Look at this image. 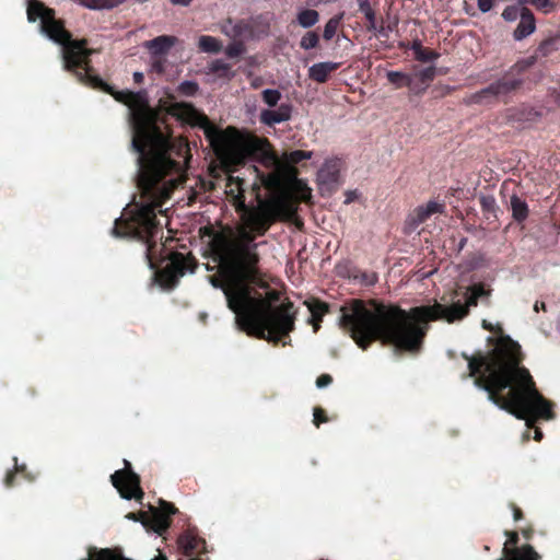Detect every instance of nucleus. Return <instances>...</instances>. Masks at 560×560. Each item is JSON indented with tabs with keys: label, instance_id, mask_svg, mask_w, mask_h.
I'll list each match as a JSON object with an SVG mask.
<instances>
[{
	"label": "nucleus",
	"instance_id": "obj_56",
	"mask_svg": "<svg viewBox=\"0 0 560 560\" xmlns=\"http://www.w3.org/2000/svg\"><path fill=\"white\" fill-rule=\"evenodd\" d=\"M522 535L525 539L527 540H530L533 538V535H534V528L533 526H527L525 528L522 529Z\"/></svg>",
	"mask_w": 560,
	"mask_h": 560
},
{
	"label": "nucleus",
	"instance_id": "obj_2",
	"mask_svg": "<svg viewBox=\"0 0 560 560\" xmlns=\"http://www.w3.org/2000/svg\"><path fill=\"white\" fill-rule=\"evenodd\" d=\"M462 358L468 363L465 377H472L474 384L487 392L490 401L525 420L528 428L539 418H555L552 404L539 393L528 369L522 364L524 354L520 343L510 336H501L487 353L463 352Z\"/></svg>",
	"mask_w": 560,
	"mask_h": 560
},
{
	"label": "nucleus",
	"instance_id": "obj_45",
	"mask_svg": "<svg viewBox=\"0 0 560 560\" xmlns=\"http://www.w3.org/2000/svg\"><path fill=\"white\" fill-rule=\"evenodd\" d=\"M365 19H366V22H368V25H366V28L368 31H374V32H378V33H383L384 31V27L381 26L380 28L377 27L376 25V14H375V11H371V12H366L364 14Z\"/></svg>",
	"mask_w": 560,
	"mask_h": 560
},
{
	"label": "nucleus",
	"instance_id": "obj_60",
	"mask_svg": "<svg viewBox=\"0 0 560 560\" xmlns=\"http://www.w3.org/2000/svg\"><path fill=\"white\" fill-rule=\"evenodd\" d=\"M540 310H546V304L544 302L536 301L534 304V311L538 313Z\"/></svg>",
	"mask_w": 560,
	"mask_h": 560
},
{
	"label": "nucleus",
	"instance_id": "obj_12",
	"mask_svg": "<svg viewBox=\"0 0 560 560\" xmlns=\"http://www.w3.org/2000/svg\"><path fill=\"white\" fill-rule=\"evenodd\" d=\"M255 293H256V291L254 290V296L261 299L260 295L256 296ZM279 299H280L279 292H277L275 290H270L267 293V298L266 299L262 298V300L267 302V306L264 308V312L272 313V312H277L281 307H285L284 314L292 322L291 329L285 330V331L282 330V327L279 324L280 322L272 319V320H270V323L268 322L266 324L267 327L265 330L266 331L265 337H257L258 339H264L269 342H273L275 345H277L281 340V338L289 337V334L294 330V323H295V311H294V305L291 301H287L277 307H273L271 305L272 302H277Z\"/></svg>",
	"mask_w": 560,
	"mask_h": 560
},
{
	"label": "nucleus",
	"instance_id": "obj_10",
	"mask_svg": "<svg viewBox=\"0 0 560 560\" xmlns=\"http://www.w3.org/2000/svg\"><path fill=\"white\" fill-rule=\"evenodd\" d=\"M86 38L74 39L70 45L62 49L63 69L72 73L77 80L85 85L93 84L94 78H100L94 73L91 63V56L95 54V49L89 48Z\"/></svg>",
	"mask_w": 560,
	"mask_h": 560
},
{
	"label": "nucleus",
	"instance_id": "obj_61",
	"mask_svg": "<svg viewBox=\"0 0 560 560\" xmlns=\"http://www.w3.org/2000/svg\"><path fill=\"white\" fill-rule=\"evenodd\" d=\"M534 439L536 441H540L542 439V432H541L540 429H538V428L535 429V436H534Z\"/></svg>",
	"mask_w": 560,
	"mask_h": 560
},
{
	"label": "nucleus",
	"instance_id": "obj_17",
	"mask_svg": "<svg viewBox=\"0 0 560 560\" xmlns=\"http://www.w3.org/2000/svg\"><path fill=\"white\" fill-rule=\"evenodd\" d=\"M320 190L331 192L337 189L339 182V164L337 161H326L317 172Z\"/></svg>",
	"mask_w": 560,
	"mask_h": 560
},
{
	"label": "nucleus",
	"instance_id": "obj_27",
	"mask_svg": "<svg viewBox=\"0 0 560 560\" xmlns=\"http://www.w3.org/2000/svg\"><path fill=\"white\" fill-rule=\"evenodd\" d=\"M511 209L513 219L518 223L525 221L526 218L528 217L527 203L516 195H513L511 197Z\"/></svg>",
	"mask_w": 560,
	"mask_h": 560
},
{
	"label": "nucleus",
	"instance_id": "obj_42",
	"mask_svg": "<svg viewBox=\"0 0 560 560\" xmlns=\"http://www.w3.org/2000/svg\"><path fill=\"white\" fill-rule=\"evenodd\" d=\"M429 214L424 211L423 207H418L415 209L412 214L409 215V224L412 228H417L421 223L425 222L429 219Z\"/></svg>",
	"mask_w": 560,
	"mask_h": 560
},
{
	"label": "nucleus",
	"instance_id": "obj_28",
	"mask_svg": "<svg viewBox=\"0 0 560 560\" xmlns=\"http://www.w3.org/2000/svg\"><path fill=\"white\" fill-rule=\"evenodd\" d=\"M525 3L526 0H517L516 3L508 5L502 12L503 20L506 22H515L520 19L524 11L528 9Z\"/></svg>",
	"mask_w": 560,
	"mask_h": 560
},
{
	"label": "nucleus",
	"instance_id": "obj_21",
	"mask_svg": "<svg viewBox=\"0 0 560 560\" xmlns=\"http://www.w3.org/2000/svg\"><path fill=\"white\" fill-rule=\"evenodd\" d=\"M536 31V20L534 13L527 9L520 18V22L513 32L515 40H523Z\"/></svg>",
	"mask_w": 560,
	"mask_h": 560
},
{
	"label": "nucleus",
	"instance_id": "obj_34",
	"mask_svg": "<svg viewBox=\"0 0 560 560\" xmlns=\"http://www.w3.org/2000/svg\"><path fill=\"white\" fill-rule=\"evenodd\" d=\"M210 71L212 73L218 74L220 78H232L233 73L231 72V65L224 62L221 59H217L211 62Z\"/></svg>",
	"mask_w": 560,
	"mask_h": 560
},
{
	"label": "nucleus",
	"instance_id": "obj_49",
	"mask_svg": "<svg viewBox=\"0 0 560 560\" xmlns=\"http://www.w3.org/2000/svg\"><path fill=\"white\" fill-rule=\"evenodd\" d=\"M13 459H14V463H15L13 471H15V474L19 472V474L24 475V477L26 479L31 480V481L34 480V477L26 471V465L25 464L19 465L16 457H14Z\"/></svg>",
	"mask_w": 560,
	"mask_h": 560
},
{
	"label": "nucleus",
	"instance_id": "obj_11",
	"mask_svg": "<svg viewBox=\"0 0 560 560\" xmlns=\"http://www.w3.org/2000/svg\"><path fill=\"white\" fill-rule=\"evenodd\" d=\"M257 190L259 205L257 207L245 206V209L236 211L244 222L245 228L256 231L259 236L265 235L271 224L280 217L285 202L282 199L261 200L259 197V186L254 184Z\"/></svg>",
	"mask_w": 560,
	"mask_h": 560
},
{
	"label": "nucleus",
	"instance_id": "obj_19",
	"mask_svg": "<svg viewBox=\"0 0 560 560\" xmlns=\"http://www.w3.org/2000/svg\"><path fill=\"white\" fill-rule=\"evenodd\" d=\"M292 105L282 103L277 109L268 108L262 109L259 114V121L268 127H273L277 124L285 122L291 119Z\"/></svg>",
	"mask_w": 560,
	"mask_h": 560
},
{
	"label": "nucleus",
	"instance_id": "obj_35",
	"mask_svg": "<svg viewBox=\"0 0 560 560\" xmlns=\"http://www.w3.org/2000/svg\"><path fill=\"white\" fill-rule=\"evenodd\" d=\"M282 94L279 90L276 89H266L261 92L262 102L268 105L270 108H273L278 105L281 100Z\"/></svg>",
	"mask_w": 560,
	"mask_h": 560
},
{
	"label": "nucleus",
	"instance_id": "obj_14",
	"mask_svg": "<svg viewBox=\"0 0 560 560\" xmlns=\"http://www.w3.org/2000/svg\"><path fill=\"white\" fill-rule=\"evenodd\" d=\"M110 481L120 497L126 500L136 499L141 502L144 497V492L140 486V476L132 470L131 464L127 459H124L122 469H118L110 475Z\"/></svg>",
	"mask_w": 560,
	"mask_h": 560
},
{
	"label": "nucleus",
	"instance_id": "obj_30",
	"mask_svg": "<svg viewBox=\"0 0 560 560\" xmlns=\"http://www.w3.org/2000/svg\"><path fill=\"white\" fill-rule=\"evenodd\" d=\"M386 77L388 82L395 85L396 89L407 86L408 90L410 91L411 73H405L400 71H388Z\"/></svg>",
	"mask_w": 560,
	"mask_h": 560
},
{
	"label": "nucleus",
	"instance_id": "obj_4",
	"mask_svg": "<svg viewBox=\"0 0 560 560\" xmlns=\"http://www.w3.org/2000/svg\"><path fill=\"white\" fill-rule=\"evenodd\" d=\"M219 261V272L210 276L209 281L215 289H221L226 298L229 308L235 313L237 327L250 337H265L266 324L278 320L282 330H290L292 322L283 314L285 307L277 312L266 313L267 302L254 296V288H268L257 279H246L230 267L223 254H215Z\"/></svg>",
	"mask_w": 560,
	"mask_h": 560
},
{
	"label": "nucleus",
	"instance_id": "obj_25",
	"mask_svg": "<svg viewBox=\"0 0 560 560\" xmlns=\"http://www.w3.org/2000/svg\"><path fill=\"white\" fill-rule=\"evenodd\" d=\"M410 49L413 51L415 58L421 62L433 61L440 57L438 51L423 47L422 43L418 39L412 42Z\"/></svg>",
	"mask_w": 560,
	"mask_h": 560
},
{
	"label": "nucleus",
	"instance_id": "obj_62",
	"mask_svg": "<svg viewBox=\"0 0 560 560\" xmlns=\"http://www.w3.org/2000/svg\"><path fill=\"white\" fill-rule=\"evenodd\" d=\"M128 518L130 520H133V521H140L141 522V516H139V513H129L127 515Z\"/></svg>",
	"mask_w": 560,
	"mask_h": 560
},
{
	"label": "nucleus",
	"instance_id": "obj_20",
	"mask_svg": "<svg viewBox=\"0 0 560 560\" xmlns=\"http://www.w3.org/2000/svg\"><path fill=\"white\" fill-rule=\"evenodd\" d=\"M225 192L235 211L245 209V180L243 178L229 176Z\"/></svg>",
	"mask_w": 560,
	"mask_h": 560
},
{
	"label": "nucleus",
	"instance_id": "obj_23",
	"mask_svg": "<svg viewBox=\"0 0 560 560\" xmlns=\"http://www.w3.org/2000/svg\"><path fill=\"white\" fill-rule=\"evenodd\" d=\"M176 43V37L170 35H161L144 43V47L150 50L153 56L166 54Z\"/></svg>",
	"mask_w": 560,
	"mask_h": 560
},
{
	"label": "nucleus",
	"instance_id": "obj_36",
	"mask_svg": "<svg viewBox=\"0 0 560 560\" xmlns=\"http://www.w3.org/2000/svg\"><path fill=\"white\" fill-rule=\"evenodd\" d=\"M312 156V151L294 150L289 153H285L284 160L287 163L295 165L302 162L303 160H310Z\"/></svg>",
	"mask_w": 560,
	"mask_h": 560
},
{
	"label": "nucleus",
	"instance_id": "obj_6",
	"mask_svg": "<svg viewBox=\"0 0 560 560\" xmlns=\"http://www.w3.org/2000/svg\"><path fill=\"white\" fill-rule=\"evenodd\" d=\"M559 48L560 35L544 39L532 56L517 60L501 78L493 81L488 86L468 95L465 98V104L491 105L501 100H505L523 86L526 71L532 68L539 58L548 57L559 50Z\"/></svg>",
	"mask_w": 560,
	"mask_h": 560
},
{
	"label": "nucleus",
	"instance_id": "obj_59",
	"mask_svg": "<svg viewBox=\"0 0 560 560\" xmlns=\"http://www.w3.org/2000/svg\"><path fill=\"white\" fill-rule=\"evenodd\" d=\"M144 80V75L142 72H135L133 73V81L137 83V84H141Z\"/></svg>",
	"mask_w": 560,
	"mask_h": 560
},
{
	"label": "nucleus",
	"instance_id": "obj_50",
	"mask_svg": "<svg viewBox=\"0 0 560 560\" xmlns=\"http://www.w3.org/2000/svg\"><path fill=\"white\" fill-rule=\"evenodd\" d=\"M332 383V377L329 374H322L316 380V386L318 388L326 387Z\"/></svg>",
	"mask_w": 560,
	"mask_h": 560
},
{
	"label": "nucleus",
	"instance_id": "obj_1",
	"mask_svg": "<svg viewBox=\"0 0 560 560\" xmlns=\"http://www.w3.org/2000/svg\"><path fill=\"white\" fill-rule=\"evenodd\" d=\"M487 295L489 290L482 283H475L468 288L465 303L457 301L451 306L434 303L411 307L409 311L377 300H370V307L362 300H352L341 306L339 322L362 350L380 341L401 352L418 353L427 336L428 322L460 320L468 315L470 306H477L478 300Z\"/></svg>",
	"mask_w": 560,
	"mask_h": 560
},
{
	"label": "nucleus",
	"instance_id": "obj_22",
	"mask_svg": "<svg viewBox=\"0 0 560 560\" xmlns=\"http://www.w3.org/2000/svg\"><path fill=\"white\" fill-rule=\"evenodd\" d=\"M340 63L324 61L314 63L308 69V78L317 83H325L328 81L330 74L339 68Z\"/></svg>",
	"mask_w": 560,
	"mask_h": 560
},
{
	"label": "nucleus",
	"instance_id": "obj_5",
	"mask_svg": "<svg viewBox=\"0 0 560 560\" xmlns=\"http://www.w3.org/2000/svg\"><path fill=\"white\" fill-rule=\"evenodd\" d=\"M161 109L178 121L202 129L218 158L229 165H244L247 160L271 165L278 161L277 154L267 138L255 135L225 136L209 117L199 112L191 103L172 102L161 105Z\"/></svg>",
	"mask_w": 560,
	"mask_h": 560
},
{
	"label": "nucleus",
	"instance_id": "obj_3",
	"mask_svg": "<svg viewBox=\"0 0 560 560\" xmlns=\"http://www.w3.org/2000/svg\"><path fill=\"white\" fill-rule=\"evenodd\" d=\"M92 80L94 82L91 88L108 93L117 102L128 106L133 132L131 148L138 154L137 161L141 164L144 176L151 180L156 179L174 168L176 164L166 154L171 142L160 126L165 125L166 119L160 117L159 112L150 106L148 92L116 91L102 78Z\"/></svg>",
	"mask_w": 560,
	"mask_h": 560
},
{
	"label": "nucleus",
	"instance_id": "obj_7",
	"mask_svg": "<svg viewBox=\"0 0 560 560\" xmlns=\"http://www.w3.org/2000/svg\"><path fill=\"white\" fill-rule=\"evenodd\" d=\"M159 203H147L136 206L128 215L115 220L112 234L116 237H133L145 244L144 256L149 267L158 270L160 264L164 260L162 252L164 245L156 242L160 233V222L156 218V208Z\"/></svg>",
	"mask_w": 560,
	"mask_h": 560
},
{
	"label": "nucleus",
	"instance_id": "obj_37",
	"mask_svg": "<svg viewBox=\"0 0 560 560\" xmlns=\"http://www.w3.org/2000/svg\"><path fill=\"white\" fill-rule=\"evenodd\" d=\"M342 14L332 16L328 20V22L325 25L323 37L326 40H330L335 35L336 32L341 23Z\"/></svg>",
	"mask_w": 560,
	"mask_h": 560
},
{
	"label": "nucleus",
	"instance_id": "obj_51",
	"mask_svg": "<svg viewBox=\"0 0 560 560\" xmlns=\"http://www.w3.org/2000/svg\"><path fill=\"white\" fill-rule=\"evenodd\" d=\"M494 0H478V9L482 12H489L493 7Z\"/></svg>",
	"mask_w": 560,
	"mask_h": 560
},
{
	"label": "nucleus",
	"instance_id": "obj_53",
	"mask_svg": "<svg viewBox=\"0 0 560 560\" xmlns=\"http://www.w3.org/2000/svg\"><path fill=\"white\" fill-rule=\"evenodd\" d=\"M358 4H359V10L365 14L366 12H371L373 11L369 0H357Z\"/></svg>",
	"mask_w": 560,
	"mask_h": 560
},
{
	"label": "nucleus",
	"instance_id": "obj_40",
	"mask_svg": "<svg viewBox=\"0 0 560 560\" xmlns=\"http://www.w3.org/2000/svg\"><path fill=\"white\" fill-rule=\"evenodd\" d=\"M246 50L245 44L242 40H234L229 44L224 50L229 58L241 57Z\"/></svg>",
	"mask_w": 560,
	"mask_h": 560
},
{
	"label": "nucleus",
	"instance_id": "obj_16",
	"mask_svg": "<svg viewBox=\"0 0 560 560\" xmlns=\"http://www.w3.org/2000/svg\"><path fill=\"white\" fill-rule=\"evenodd\" d=\"M164 136H166L168 139H170V149L167 150V156L171 161H173L176 166L170 171H167V173L163 174L161 177L156 178V179H150L149 177L147 178L142 172V167H141V164L137 161L138 163V167H139V186H141L143 189L145 190H151V189H154L155 186L159 185L160 182H162L167 175H171L173 173H177L179 170H180V163L179 161L175 160L172 158V153L173 152H176V154L178 156H182L183 155V150H184V147H187V143H179V144H176L173 137H172V131L168 130L167 133L163 132Z\"/></svg>",
	"mask_w": 560,
	"mask_h": 560
},
{
	"label": "nucleus",
	"instance_id": "obj_58",
	"mask_svg": "<svg viewBox=\"0 0 560 560\" xmlns=\"http://www.w3.org/2000/svg\"><path fill=\"white\" fill-rule=\"evenodd\" d=\"M439 90H440L439 95H440V96H444V95H446V94H450V93L454 90V88H452V86H450V85H444V86H442V88H441V89H439Z\"/></svg>",
	"mask_w": 560,
	"mask_h": 560
},
{
	"label": "nucleus",
	"instance_id": "obj_57",
	"mask_svg": "<svg viewBox=\"0 0 560 560\" xmlns=\"http://www.w3.org/2000/svg\"><path fill=\"white\" fill-rule=\"evenodd\" d=\"M172 4L174 5H182V7H188L192 0H170Z\"/></svg>",
	"mask_w": 560,
	"mask_h": 560
},
{
	"label": "nucleus",
	"instance_id": "obj_24",
	"mask_svg": "<svg viewBox=\"0 0 560 560\" xmlns=\"http://www.w3.org/2000/svg\"><path fill=\"white\" fill-rule=\"evenodd\" d=\"M305 304L307 305L312 318L314 320V330L317 331L319 328V325L317 322H322L323 316L328 312V304L318 300V299H312L310 301H306Z\"/></svg>",
	"mask_w": 560,
	"mask_h": 560
},
{
	"label": "nucleus",
	"instance_id": "obj_15",
	"mask_svg": "<svg viewBox=\"0 0 560 560\" xmlns=\"http://www.w3.org/2000/svg\"><path fill=\"white\" fill-rule=\"evenodd\" d=\"M160 506H150V514L148 512H139L141 523L151 528L154 533L162 535L171 526V516L177 513V509L171 502L160 499Z\"/></svg>",
	"mask_w": 560,
	"mask_h": 560
},
{
	"label": "nucleus",
	"instance_id": "obj_38",
	"mask_svg": "<svg viewBox=\"0 0 560 560\" xmlns=\"http://www.w3.org/2000/svg\"><path fill=\"white\" fill-rule=\"evenodd\" d=\"M319 43V36L316 32H307L300 40V47L310 50L316 48Z\"/></svg>",
	"mask_w": 560,
	"mask_h": 560
},
{
	"label": "nucleus",
	"instance_id": "obj_44",
	"mask_svg": "<svg viewBox=\"0 0 560 560\" xmlns=\"http://www.w3.org/2000/svg\"><path fill=\"white\" fill-rule=\"evenodd\" d=\"M529 3L535 5L538 10L549 13L555 11L556 3L552 0H529Z\"/></svg>",
	"mask_w": 560,
	"mask_h": 560
},
{
	"label": "nucleus",
	"instance_id": "obj_39",
	"mask_svg": "<svg viewBox=\"0 0 560 560\" xmlns=\"http://www.w3.org/2000/svg\"><path fill=\"white\" fill-rule=\"evenodd\" d=\"M252 32V28L249 26L248 23L244 22V21H240L237 23H235L231 30V32H226V34L232 37L234 40H236L237 38L246 35V34H249Z\"/></svg>",
	"mask_w": 560,
	"mask_h": 560
},
{
	"label": "nucleus",
	"instance_id": "obj_55",
	"mask_svg": "<svg viewBox=\"0 0 560 560\" xmlns=\"http://www.w3.org/2000/svg\"><path fill=\"white\" fill-rule=\"evenodd\" d=\"M357 198H358L357 190L347 191L345 203L349 205V203L353 202Z\"/></svg>",
	"mask_w": 560,
	"mask_h": 560
},
{
	"label": "nucleus",
	"instance_id": "obj_29",
	"mask_svg": "<svg viewBox=\"0 0 560 560\" xmlns=\"http://www.w3.org/2000/svg\"><path fill=\"white\" fill-rule=\"evenodd\" d=\"M198 47L203 52L218 54L222 49V44L213 36L201 35L198 39Z\"/></svg>",
	"mask_w": 560,
	"mask_h": 560
},
{
	"label": "nucleus",
	"instance_id": "obj_47",
	"mask_svg": "<svg viewBox=\"0 0 560 560\" xmlns=\"http://www.w3.org/2000/svg\"><path fill=\"white\" fill-rule=\"evenodd\" d=\"M314 418H313V423L315 424L316 428H319V425L322 423H325L328 421V418L326 416V412L324 409H322L320 407H316L314 408Z\"/></svg>",
	"mask_w": 560,
	"mask_h": 560
},
{
	"label": "nucleus",
	"instance_id": "obj_43",
	"mask_svg": "<svg viewBox=\"0 0 560 560\" xmlns=\"http://www.w3.org/2000/svg\"><path fill=\"white\" fill-rule=\"evenodd\" d=\"M479 203L483 213H494L497 203L493 196H481Z\"/></svg>",
	"mask_w": 560,
	"mask_h": 560
},
{
	"label": "nucleus",
	"instance_id": "obj_8",
	"mask_svg": "<svg viewBox=\"0 0 560 560\" xmlns=\"http://www.w3.org/2000/svg\"><path fill=\"white\" fill-rule=\"evenodd\" d=\"M259 236L256 231L242 228L237 236L229 237L222 233H215L212 241L214 254H223L231 265L246 279H257L267 283L264 273L259 268L260 255L258 253L259 244L255 242Z\"/></svg>",
	"mask_w": 560,
	"mask_h": 560
},
{
	"label": "nucleus",
	"instance_id": "obj_32",
	"mask_svg": "<svg viewBox=\"0 0 560 560\" xmlns=\"http://www.w3.org/2000/svg\"><path fill=\"white\" fill-rule=\"evenodd\" d=\"M319 14L316 10L305 9L298 14V22L301 26L308 28L318 22Z\"/></svg>",
	"mask_w": 560,
	"mask_h": 560
},
{
	"label": "nucleus",
	"instance_id": "obj_33",
	"mask_svg": "<svg viewBox=\"0 0 560 560\" xmlns=\"http://www.w3.org/2000/svg\"><path fill=\"white\" fill-rule=\"evenodd\" d=\"M505 536L508 537L506 541L504 542L503 549H502V558H509L514 553V549H518V533L515 530H505Z\"/></svg>",
	"mask_w": 560,
	"mask_h": 560
},
{
	"label": "nucleus",
	"instance_id": "obj_13",
	"mask_svg": "<svg viewBox=\"0 0 560 560\" xmlns=\"http://www.w3.org/2000/svg\"><path fill=\"white\" fill-rule=\"evenodd\" d=\"M196 268L197 261L194 256L174 252L168 256L166 266L158 271V277L164 287L174 288L180 277L187 271L194 272Z\"/></svg>",
	"mask_w": 560,
	"mask_h": 560
},
{
	"label": "nucleus",
	"instance_id": "obj_54",
	"mask_svg": "<svg viewBox=\"0 0 560 560\" xmlns=\"http://www.w3.org/2000/svg\"><path fill=\"white\" fill-rule=\"evenodd\" d=\"M14 480H15V471H13V470L8 471L5 475V478H4V486L7 488H12L14 486Z\"/></svg>",
	"mask_w": 560,
	"mask_h": 560
},
{
	"label": "nucleus",
	"instance_id": "obj_63",
	"mask_svg": "<svg viewBox=\"0 0 560 560\" xmlns=\"http://www.w3.org/2000/svg\"><path fill=\"white\" fill-rule=\"evenodd\" d=\"M482 327L489 331H493V327L490 323H488L487 320H483L482 322Z\"/></svg>",
	"mask_w": 560,
	"mask_h": 560
},
{
	"label": "nucleus",
	"instance_id": "obj_52",
	"mask_svg": "<svg viewBox=\"0 0 560 560\" xmlns=\"http://www.w3.org/2000/svg\"><path fill=\"white\" fill-rule=\"evenodd\" d=\"M509 508L513 512V518L515 522H518L524 518L523 511L514 502H510Z\"/></svg>",
	"mask_w": 560,
	"mask_h": 560
},
{
	"label": "nucleus",
	"instance_id": "obj_9",
	"mask_svg": "<svg viewBox=\"0 0 560 560\" xmlns=\"http://www.w3.org/2000/svg\"><path fill=\"white\" fill-rule=\"evenodd\" d=\"M27 20L28 22L40 21L39 28L42 34L47 36L54 43L61 45L62 49L74 42L72 34L66 28L65 21L56 18V11L47 7L40 0L27 1Z\"/></svg>",
	"mask_w": 560,
	"mask_h": 560
},
{
	"label": "nucleus",
	"instance_id": "obj_46",
	"mask_svg": "<svg viewBox=\"0 0 560 560\" xmlns=\"http://www.w3.org/2000/svg\"><path fill=\"white\" fill-rule=\"evenodd\" d=\"M424 211L431 217L435 213H442L444 210V205L439 203L436 201H429L427 205L422 206Z\"/></svg>",
	"mask_w": 560,
	"mask_h": 560
},
{
	"label": "nucleus",
	"instance_id": "obj_26",
	"mask_svg": "<svg viewBox=\"0 0 560 560\" xmlns=\"http://www.w3.org/2000/svg\"><path fill=\"white\" fill-rule=\"evenodd\" d=\"M514 553L509 558H500L498 560H540L541 556L530 545H524L513 550Z\"/></svg>",
	"mask_w": 560,
	"mask_h": 560
},
{
	"label": "nucleus",
	"instance_id": "obj_41",
	"mask_svg": "<svg viewBox=\"0 0 560 560\" xmlns=\"http://www.w3.org/2000/svg\"><path fill=\"white\" fill-rule=\"evenodd\" d=\"M176 90L180 95L195 96L199 91V85L195 81H183Z\"/></svg>",
	"mask_w": 560,
	"mask_h": 560
},
{
	"label": "nucleus",
	"instance_id": "obj_31",
	"mask_svg": "<svg viewBox=\"0 0 560 560\" xmlns=\"http://www.w3.org/2000/svg\"><path fill=\"white\" fill-rule=\"evenodd\" d=\"M77 2L91 10H103L117 7L122 0H77Z\"/></svg>",
	"mask_w": 560,
	"mask_h": 560
},
{
	"label": "nucleus",
	"instance_id": "obj_18",
	"mask_svg": "<svg viewBox=\"0 0 560 560\" xmlns=\"http://www.w3.org/2000/svg\"><path fill=\"white\" fill-rule=\"evenodd\" d=\"M436 77V68L430 66L411 73L410 94L421 96L425 93L430 84Z\"/></svg>",
	"mask_w": 560,
	"mask_h": 560
},
{
	"label": "nucleus",
	"instance_id": "obj_48",
	"mask_svg": "<svg viewBox=\"0 0 560 560\" xmlns=\"http://www.w3.org/2000/svg\"><path fill=\"white\" fill-rule=\"evenodd\" d=\"M262 184L267 187V188H276L277 186H279L280 184V179H279V176L277 174H268L266 175L264 178H262Z\"/></svg>",
	"mask_w": 560,
	"mask_h": 560
}]
</instances>
